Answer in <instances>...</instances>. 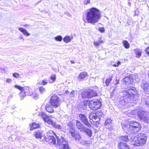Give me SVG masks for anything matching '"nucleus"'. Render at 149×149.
Here are the masks:
<instances>
[{
    "mask_svg": "<svg viewBox=\"0 0 149 149\" xmlns=\"http://www.w3.org/2000/svg\"><path fill=\"white\" fill-rule=\"evenodd\" d=\"M101 18L100 11L96 8H90L87 12L86 19L89 23L94 24L98 22Z\"/></svg>",
    "mask_w": 149,
    "mask_h": 149,
    "instance_id": "nucleus-1",
    "label": "nucleus"
},
{
    "mask_svg": "<svg viewBox=\"0 0 149 149\" xmlns=\"http://www.w3.org/2000/svg\"><path fill=\"white\" fill-rule=\"evenodd\" d=\"M122 126L124 130H127L129 133L131 134L137 132L140 130L141 128L140 124L134 121H132L130 125L122 124Z\"/></svg>",
    "mask_w": 149,
    "mask_h": 149,
    "instance_id": "nucleus-2",
    "label": "nucleus"
},
{
    "mask_svg": "<svg viewBox=\"0 0 149 149\" xmlns=\"http://www.w3.org/2000/svg\"><path fill=\"white\" fill-rule=\"evenodd\" d=\"M147 136L146 134L140 133L136 136L131 137L132 145L136 146H142L146 142Z\"/></svg>",
    "mask_w": 149,
    "mask_h": 149,
    "instance_id": "nucleus-3",
    "label": "nucleus"
},
{
    "mask_svg": "<svg viewBox=\"0 0 149 149\" xmlns=\"http://www.w3.org/2000/svg\"><path fill=\"white\" fill-rule=\"evenodd\" d=\"M42 127L41 124H38V139L42 143L45 141L49 143H51L54 145L55 144L56 140L54 136L51 137H46L43 134V131L40 129Z\"/></svg>",
    "mask_w": 149,
    "mask_h": 149,
    "instance_id": "nucleus-4",
    "label": "nucleus"
},
{
    "mask_svg": "<svg viewBox=\"0 0 149 149\" xmlns=\"http://www.w3.org/2000/svg\"><path fill=\"white\" fill-rule=\"evenodd\" d=\"M135 94V91L132 89H129L126 90L124 92V95L122 98L123 101L124 102H130Z\"/></svg>",
    "mask_w": 149,
    "mask_h": 149,
    "instance_id": "nucleus-5",
    "label": "nucleus"
},
{
    "mask_svg": "<svg viewBox=\"0 0 149 149\" xmlns=\"http://www.w3.org/2000/svg\"><path fill=\"white\" fill-rule=\"evenodd\" d=\"M57 145L60 149H71L69 147L68 142L62 136L58 138L57 139Z\"/></svg>",
    "mask_w": 149,
    "mask_h": 149,
    "instance_id": "nucleus-6",
    "label": "nucleus"
},
{
    "mask_svg": "<svg viewBox=\"0 0 149 149\" xmlns=\"http://www.w3.org/2000/svg\"><path fill=\"white\" fill-rule=\"evenodd\" d=\"M88 105L91 109L96 110L100 108L101 104L97 100H93L89 101Z\"/></svg>",
    "mask_w": 149,
    "mask_h": 149,
    "instance_id": "nucleus-7",
    "label": "nucleus"
},
{
    "mask_svg": "<svg viewBox=\"0 0 149 149\" xmlns=\"http://www.w3.org/2000/svg\"><path fill=\"white\" fill-rule=\"evenodd\" d=\"M60 99L56 95H54L52 96L50 98V103L52 106L57 108L60 105Z\"/></svg>",
    "mask_w": 149,
    "mask_h": 149,
    "instance_id": "nucleus-8",
    "label": "nucleus"
},
{
    "mask_svg": "<svg viewBox=\"0 0 149 149\" xmlns=\"http://www.w3.org/2000/svg\"><path fill=\"white\" fill-rule=\"evenodd\" d=\"M136 111L138 112V117L140 120L144 122L145 123H147L149 121L148 118L146 116V112L143 110H139L136 109Z\"/></svg>",
    "mask_w": 149,
    "mask_h": 149,
    "instance_id": "nucleus-9",
    "label": "nucleus"
},
{
    "mask_svg": "<svg viewBox=\"0 0 149 149\" xmlns=\"http://www.w3.org/2000/svg\"><path fill=\"white\" fill-rule=\"evenodd\" d=\"M38 116L41 117L45 122H46L48 124L53 126L54 122H53L52 119L49 118L44 112H41L39 113Z\"/></svg>",
    "mask_w": 149,
    "mask_h": 149,
    "instance_id": "nucleus-10",
    "label": "nucleus"
},
{
    "mask_svg": "<svg viewBox=\"0 0 149 149\" xmlns=\"http://www.w3.org/2000/svg\"><path fill=\"white\" fill-rule=\"evenodd\" d=\"M97 95V94L95 91L91 89L84 92L82 94V97L83 98H91Z\"/></svg>",
    "mask_w": 149,
    "mask_h": 149,
    "instance_id": "nucleus-11",
    "label": "nucleus"
},
{
    "mask_svg": "<svg viewBox=\"0 0 149 149\" xmlns=\"http://www.w3.org/2000/svg\"><path fill=\"white\" fill-rule=\"evenodd\" d=\"M23 90L26 93L29 95H32L34 99L36 100L37 99V94L36 91L35 92L32 91V90L31 88L29 86L23 87Z\"/></svg>",
    "mask_w": 149,
    "mask_h": 149,
    "instance_id": "nucleus-12",
    "label": "nucleus"
},
{
    "mask_svg": "<svg viewBox=\"0 0 149 149\" xmlns=\"http://www.w3.org/2000/svg\"><path fill=\"white\" fill-rule=\"evenodd\" d=\"M80 120L87 126L90 127H91V125L88 122L86 116L83 114H80L79 116Z\"/></svg>",
    "mask_w": 149,
    "mask_h": 149,
    "instance_id": "nucleus-13",
    "label": "nucleus"
},
{
    "mask_svg": "<svg viewBox=\"0 0 149 149\" xmlns=\"http://www.w3.org/2000/svg\"><path fill=\"white\" fill-rule=\"evenodd\" d=\"M141 85V87L146 93L149 92V84L146 81L143 80Z\"/></svg>",
    "mask_w": 149,
    "mask_h": 149,
    "instance_id": "nucleus-14",
    "label": "nucleus"
},
{
    "mask_svg": "<svg viewBox=\"0 0 149 149\" xmlns=\"http://www.w3.org/2000/svg\"><path fill=\"white\" fill-rule=\"evenodd\" d=\"M76 125L77 129L79 130L80 132H84L86 127L83 124H81L79 121L78 120H76Z\"/></svg>",
    "mask_w": 149,
    "mask_h": 149,
    "instance_id": "nucleus-15",
    "label": "nucleus"
},
{
    "mask_svg": "<svg viewBox=\"0 0 149 149\" xmlns=\"http://www.w3.org/2000/svg\"><path fill=\"white\" fill-rule=\"evenodd\" d=\"M15 88L18 89L20 91V98L21 100L23 99L26 96V94L23 90V87H21L19 86L15 85L14 86Z\"/></svg>",
    "mask_w": 149,
    "mask_h": 149,
    "instance_id": "nucleus-16",
    "label": "nucleus"
},
{
    "mask_svg": "<svg viewBox=\"0 0 149 149\" xmlns=\"http://www.w3.org/2000/svg\"><path fill=\"white\" fill-rule=\"evenodd\" d=\"M98 113L97 114H96L95 115H93L92 114L89 115V118L90 119V121L91 123H92V121L94 122H98L100 120V118L98 117Z\"/></svg>",
    "mask_w": 149,
    "mask_h": 149,
    "instance_id": "nucleus-17",
    "label": "nucleus"
},
{
    "mask_svg": "<svg viewBox=\"0 0 149 149\" xmlns=\"http://www.w3.org/2000/svg\"><path fill=\"white\" fill-rule=\"evenodd\" d=\"M118 149H130L129 146L125 143L120 142L118 145Z\"/></svg>",
    "mask_w": 149,
    "mask_h": 149,
    "instance_id": "nucleus-18",
    "label": "nucleus"
},
{
    "mask_svg": "<svg viewBox=\"0 0 149 149\" xmlns=\"http://www.w3.org/2000/svg\"><path fill=\"white\" fill-rule=\"evenodd\" d=\"M88 76L86 72H84L80 73L79 77L77 78V80L78 81H81L84 79Z\"/></svg>",
    "mask_w": 149,
    "mask_h": 149,
    "instance_id": "nucleus-19",
    "label": "nucleus"
},
{
    "mask_svg": "<svg viewBox=\"0 0 149 149\" xmlns=\"http://www.w3.org/2000/svg\"><path fill=\"white\" fill-rule=\"evenodd\" d=\"M124 80L125 84L127 85H130L133 82V79L129 77H125Z\"/></svg>",
    "mask_w": 149,
    "mask_h": 149,
    "instance_id": "nucleus-20",
    "label": "nucleus"
},
{
    "mask_svg": "<svg viewBox=\"0 0 149 149\" xmlns=\"http://www.w3.org/2000/svg\"><path fill=\"white\" fill-rule=\"evenodd\" d=\"M113 76L111 75L109 76L105 80V84H104V86H108L110 82L112 80Z\"/></svg>",
    "mask_w": 149,
    "mask_h": 149,
    "instance_id": "nucleus-21",
    "label": "nucleus"
},
{
    "mask_svg": "<svg viewBox=\"0 0 149 149\" xmlns=\"http://www.w3.org/2000/svg\"><path fill=\"white\" fill-rule=\"evenodd\" d=\"M72 136V137H73L76 141L79 142V140L81 139V136L80 135V134L77 132H76V133Z\"/></svg>",
    "mask_w": 149,
    "mask_h": 149,
    "instance_id": "nucleus-22",
    "label": "nucleus"
},
{
    "mask_svg": "<svg viewBox=\"0 0 149 149\" xmlns=\"http://www.w3.org/2000/svg\"><path fill=\"white\" fill-rule=\"evenodd\" d=\"M18 30L22 32L24 35L26 36H29L30 35V34L28 33L25 29L22 27L19 28Z\"/></svg>",
    "mask_w": 149,
    "mask_h": 149,
    "instance_id": "nucleus-23",
    "label": "nucleus"
},
{
    "mask_svg": "<svg viewBox=\"0 0 149 149\" xmlns=\"http://www.w3.org/2000/svg\"><path fill=\"white\" fill-rule=\"evenodd\" d=\"M135 51V54L136 56L138 58H139L141 55V51L139 49H136L134 50Z\"/></svg>",
    "mask_w": 149,
    "mask_h": 149,
    "instance_id": "nucleus-24",
    "label": "nucleus"
},
{
    "mask_svg": "<svg viewBox=\"0 0 149 149\" xmlns=\"http://www.w3.org/2000/svg\"><path fill=\"white\" fill-rule=\"evenodd\" d=\"M72 38V37L71 36H66L64 38L63 41L65 43H68L71 41Z\"/></svg>",
    "mask_w": 149,
    "mask_h": 149,
    "instance_id": "nucleus-25",
    "label": "nucleus"
},
{
    "mask_svg": "<svg viewBox=\"0 0 149 149\" xmlns=\"http://www.w3.org/2000/svg\"><path fill=\"white\" fill-rule=\"evenodd\" d=\"M56 79V76L55 74H51L50 77V79L51 81H50V83H52L55 81Z\"/></svg>",
    "mask_w": 149,
    "mask_h": 149,
    "instance_id": "nucleus-26",
    "label": "nucleus"
},
{
    "mask_svg": "<svg viewBox=\"0 0 149 149\" xmlns=\"http://www.w3.org/2000/svg\"><path fill=\"white\" fill-rule=\"evenodd\" d=\"M82 133H86L90 137H91L92 134V132L91 130L88 128L86 127V129L84 132H83Z\"/></svg>",
    "mask_w": 149,
    "mask_h": 149,
    "instance_id": "nucleus-27",
    "label": "nucleus"
},
{
    "mask_svg": "<svg viewBox=\"0 0 149 149\" xmlns=\"http://www.w3.org/2000/svg\"><path fill=\"white\" fill-rule=\"evenodd\" d=\"M120 139L122 141L127 142L129 141L128 137L126 136H121L120 137Z\"/></svg>",
    "mask_w": 149,
    "mask_h": 149,
    "instance_id": "nucleus-28",
    "label": "nucleus"
},
{
    "mask_svg": "<svg viewBox=\"0 0 149 149\" xmlns=\"http://www.w3.org/2000/svg\"><path fill=\"white\" fill-rule=\"evenodd\" d=\"M46 109L49 113H52L54 112V111L53 108L49 105L46 106Z\"/></svg>",
    "mask_w": 149,
    "mask_h": 149,
    "instance_id": "nucleus-29",
    "label": "nucleus"
},
{
    "mask_svg": "<svg viewBox=\"0 0 149 149\" xmlns=\"http://www.w3.org/2000/svg\"><path fill=\"white\" fill-rule=\"evenodd\" d=\"M105 127L109 131H113L115 129V127L111 124L105 126Z\"/></svg>",
    "mask_w": 149,
    "mask_h": 149,
    "instance_id": "nucleus-30",
    "label": "nucleus"
},
{
    "mask_svg": "<svg viewBox=\"0 0 149 149\" xmlns=\"http://www.w3.org/2000/svg\"><path fill=\"white\" fill-rule=\"evenodd\" d=\"M112 120L110 118L107 119L104 123V125L105 126L110 125L112 123Z\"/></svg>",
    "mask_w": 149,
    "mask_h": 149,
    "instance_id": "nucleus-31",
    "label": "nucleus"
},
{
    "mask_svg": "<svg viewBox=\"0 0 149 149\" xmlns=\"http://www.w3.org/2000/svg\"><path fill=\"white\" fill-rule=\"evenodd\" d=\"M55 134L52 130L49 131L47 133V137H51V136H54Z\"/></svg>",
    "mask_w": 149,
    "mask_h": 149,
    "instance_id": "nucleus-32",
    "label": "nucleus"
},
{
    "mask_svg": "<svg viewBox=\"0 0 149 149\" xmlns=\"http://www.w3.org/2000/svg\"><path fill=\"white\" fill-rule=\"evenodd\" d=\"M123 43L125 48L128 49L130 47V44L127 41L124 40Z\"/></svg>",
    "mask_w": 149,
    "mask_h": 149,
    "instance_id": "nucleus-33",
    "label": "nucleus"
},
{
    "mask_svg": "<svg viewBox=\"0 0 149 149\" xmlns=\"http://www.w3.org/2000/svg\"><path fill=\"white\" fill-rule=\"evenodd\" d=\"M37 128V124H36L34 123H33L31 125L30 130H33L34 129H36Z\"/></svg>",
    "mask_w": 149,
    "mask_h": 149,
    "instance_id": "nucleus-34",
    "label": "nucleus"
},
{
    "mask_svg": "<svg viewBox=\"0 0 149 149\" xmlns=\"http://www.w3.org/2000/svg\"><path fill=\"white\" fill-rule=\"evenodd\" d=\"M54 39L56 41L60 42L61 41L62 39V38L61 36H58L56 37H55L54 38Z\"/></svg>",
    "mask_w": 149,
    "mask_h": 149,
    "instance_id": "nucleus-35",
    "label": "nucleus"
},
{
    "mask_svg": "<svg viewBox=\"0 0 149 149\" xmlns=\"http://www.w3.org/2000/svg\"><path fill=\"white\" fill-rule=\"evenodd\" d=\"M69 131L72 136L73 135L72 134H73V135L76 133V132H75V130L74 128H70L69 129Z\"/></svg>",
    "mask_w": 149,
    "mask_h": 149,
    "instance_id": "nucleus-36",
    "label": "nucleus"
},
{
    "mask_svg": "<svg viewBox=\"0 0 149 149\" xmlns=\"http://www.w3.org/2000/svg\"><path fill=\"white\" fill-rule=\"evenodd\" d=\"M39 91L40 92L42 93L46 91L45 89L42 86H40L39 87Z\"/></svg>",
    "mask_w": 149,
    "mask_h": 149,
    "instance_id": "nucleus-37",
    "label": "nucleus"
},
{
    "mask_svg": "<svg viewBox=\"0 0 149 149\" xmlns=\"http://www.w3.org/2000/svg\"><path fill=\"white\" fill-rule=\"evenodd\" d=\"M75 91L74 90L72 91L70 93V96L71 97H74L76 95V93H75Z\"/></svg>",
    "mask_w": 149,
    "mask_h": 149,
    "instance_id": "nucleus-38",
    "label": "nucleus"
},
{
    "mask_svg": "<svg viewBox=\"0 0 149 149\" xmlns=\"http://www.w3.org/2000/svg\"><path fill=\"white\" fill-rule=\"evenodd\" d=\"M97 113H98V114H97V115H98V117L100 118V117H101L102 116H103L104 115L103 113L101 111H97L96 112V114H97Z\"/></svg>",
    "mask_w": 149,
    "mask_h": 149,
    "instance_id": "nucleus-39",
    "label": "nucleus"
},
{
    "mask_svg": "<svg viewBox=\"0 0 149 149\" xmlns=\"http://www.w3.org/2000/svg\"><path fill=\"white\" fill-rule=\"evenodd\" d=\"M53 126L55 128H56L58 129H61V126L59 125L56 124L54 122V125H53Z\"/></svg>",
    "mask_w": 149,
    "mask_h": 149,
    "instance_id": "nucleus-40",
    "label": "nucleus"
},
{
    "mask_svg": "<svg viewBox=\"0 0 149 149\" xmlns=\"http://www.w3.org/2000/svg\"><path fill=\"white\" fill-rule=\"evenodd\" d=\"M47 83L46 82L45 80H43L42 82H39L38 84H42L43 85H45L47 84Z\"/></svg>",
    "mask_w": 149,
    "mask_h": 149,
    "instance_id": "nucleus-41",
    "label": "nucleus"
},
{
    "mask_svg": "<svg viewBox=\"0 0 149 149\" xmlns=\"http://www.w3.org/2000/svg\"><path fill=\"white\" fill-rule=\"evenodd\" d=\"M13 76L16 78H18L19 77V74L17 73H15L13 74Z\"/></svg>",
    "mask_w": 149,
    "mask_h": 149,
    "instance_id": "nucleus-42",
    "label": "nucleus"
},
{
    "mask_svg": "<svg viewBox=\"0 0 149 149\" xmlns=\"http://www.w3.org/2000/svg\"><path fill=\"white\" fill-rule=\"evenodd\" d=\"M98 30L102 33L104 32L105 31L103 27L99 28Z\"/></svg>",
    "mask_w": 149,
    "mask_h": 149,
    "instance_id": "nucleus-43",
    "label": "nucleus"
},
{
    "mask_svg": "<svg viewBox=\"0 0 149 149\" xmlns=\"http://www.w3.org/2000/svg\"><path fill=\"white\" fill-rule=\"evenodd\" d=\"M146 106L149 107V97H148L147 99V101L146 102Z\"/></svg>",
    "mask_w": 149,
    "mask_h": 149,
    "instance_id": "nucleus-44",
    "label": "nucleus"
},
{
    "mask_svg": "<svg viewBox=\"0 0 149 149\" xmlns=\"http://www.w3.org/2000/svg\"><path fill=\"white\" fill-rule=\"evenodd\" d=\"M90 0H85L84 2V3L85 4L87 5L90 3Z\"/></svg>",
    "mask_w": 149,
    "mask_h": 149,
    "instance_id": "nucleus-45",
    "label": "nucleus"
},
{
    "mask_svg": "<svg viewBox=\"0 0 149 149\" xmlns=\"http://www.w3.org/2000/svg\"><path fill=\"white\" fill-rule=\"evenodd\" d=\"M93 44L96 46H98L100 45V42H93Z\"/></svg>",
    "mask_w": 149,
    "mask_h": 149,
    "instance_id": "nucleus-46",
    "label": "nucleus"
},
{
    "mask_svg": "<svg viewBox=\"0 0 149 149\" xmlns=\"http://www.w3.org/2000/svg\"><path fill=\"white\" fill-rule=\"evenodd\" d=\"M6 81L8 83H10L12 82V80L10 79H7Z\"/></svg>",
    "mask_w": 149,
    "mask_h": 149,
    "instance_id": "nucleus-47",
    "label": "nucleus"
},
{
    "mask_svg": "<svg viewBox=\"0 0 149 149\" xmlns=\"http://www.w3.org/2000/svg\"><path fill=\"white\" fill-rule=\"evenodd\" d=\"M13 95L12 94H11L8 97L7 100H10L13 97Z\"/></svg>",
    "mask_w": 149,
    "mask_h": 149,
    "instance_id": "nucleus-48",
    "label": "nucleus"
},
{
    "mask_svg": "<svg viewBox=\"0 0 149 149\" xmlns=\"http://www.w3.org/2000/svg\"><path fill=\"white\" fill-rule=\"evenodd\" d=\"M146 51L149 56V47L146 49Z\"/></svg>",
    "mask_w": 149,
    "mask_h": 149,
    "instance_id": "nucleus-49",
    "label": "nucleus"
},
{
    "mask_svg": "<svg viewBox=\"0 0 149 149\" xmlns=\"http://www.w3.org/2000/svg\"><path fill=\"white\" fill-rule=\"evenodd\" d=\"M7 70V68H4L2 70V71H3L5 73H6V71Z\"/></svg>",
    "mask_w": 149,
    "mask_h": 149,
    "instance_id": "nucleus-50",
    "label": "nucleus"
},
{
    "mask_svg": "<svg viewBox=\"0 0 149 149\" xmlns=\"http://www.w3.org/2000/svg\"><path fill=\"white\" fill-rule=\"evenodd\" d=\"M35 133L34 134V136H35L36 138V139H37V132H36L35 131Z\"/></svg>",
    "mask_w": 149,
    "mask_h": 149,
    "instance_id": "nucleus-51",
    "label": "nucleus"
},
{
    "mask_svg": "<svg viewBox=\"0 0 149 149\" xmlns=\"http://www.w3.org/2000/svg\"><path fill=\"white\" fill-rule=\"evenodd\" d=\"M19 38L20 39H23V40H24V39L23 38V37L22 36H20L19 37Z\"/></svg>",
    "mask_w": 149,
    "mask_h": 149,
    "instance_id": "nucleus-52",
    "label": "nucleus"
},
{
    "mask_svg": "<svg viewBox=\"0 0 149 149\" xmlns=\"http://www.w3.org/2000/svg\"><path fill=\"white\" fill-rule=\"evenodd\" d=\"M131 4V3L130 1H128V5L129 6H130Z\"/></svg>",
    "mask_w": 149,
    "mask_h": 149,
    "instance_id": "nucleus-53",
    "label": "nucleus"
},
{
    "mask_svg": "<svg viewBox=\"0 0 149 149\" xmlns=\"http://www.w3.org/2000/svg\"><path fill=\"white\" fill-rule=\"evenodd\" d=\"M120 61H118L117 63V65H118V66L120 64Z\"/></svg>",
    "mask_w": 149,
    "mask_h": 149,
    "instance_id": "nucleus-54",
    "label": "nucleus"
},
{
    "mask_svg": "<svg viewBox=\"0 0 149 149\" xmlns=\"http://www.w3.org/2000/svg\"><path fill=\"white\" fill-rule=\"evenodd\" d=\"M65 93L66 94H69V92L68 91H66Z\"/></svg>",
    "mask_w": 149,
    "mask_h": 149,
    "instance_id": "nucleus-55",
    "label": "nucleus"
},
{
    "mask_svg": "<svg viewBox=\"0 0 149 149\" xmlns=\"http://www.w3.org/2000/svg\"><path fill=\"white\" fill-rule=\"evenodd\" d=\"M99 42H100V43H103V42L102 40H100L99 41H98Z\"/></svg>",
    "mask_w": 149,
    "mask_h": 149,
    "instance_id": "nucleus-56",
    "label": "nucleus"
},
{
    "mask_svg": "<svg viewBox=\"0 0 149 149\" xmlns=\"http://www.w3.org/2000/svg\"><path fill=\"white\" fill-rule=\"evenodd\" d=\"M113 66L115 67H117L118 66V65H117V64H114L113 65Z\"/></svg>",
    "mask_w": 149,
    "mask_h": 149,
    "instance_id": "nucleus-57",
    "label": "nucleus"
},
{
    "mask_svg": "<svg viewBox=\"0 0 149 149\" xmlns=\"http://www.w3.org/2000/svg\"><path fill=\"white\" fill-rule=\"evenodd\" d=\"M70 62L72 63H74V62L73 61L71 60L70 61Z\"/></svg>",
    "mask_w": 149,
    "mask_h": 149,
    "instance_id": "nucleus-58",
    "label": "nucleus"
},
{
    "mask_svg": "<svg viewBox=\"0 0 149 149\" xmlns=\"http://www.w3.org/2000/svg\"><path fill=\"white\" fill-rule=\"evenodd\" d=\"M130 0H128V1H130Z\"/></svg>",
    "mask_w": 149,
    "mask_h": 149,
    "instance_id": "nucleus-59",
    "label": "nucleus"
}]
</instances>
